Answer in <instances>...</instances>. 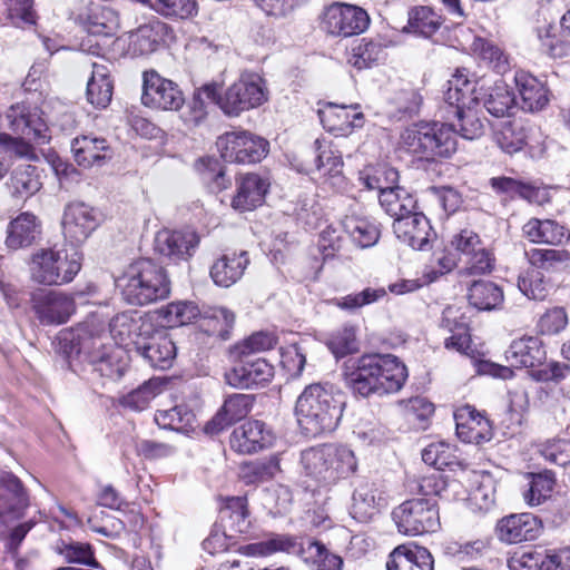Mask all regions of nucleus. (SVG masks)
I'll return each mask as SVG.
<instances>
[{"mask_svg": "<svg viewBox=\"0 0 570 570\" xmlns=\"http://www.w3.org/2000/svg\"><path fill=\"white\" fill-rule=\"evenodd\" d=\"M317 155L315 156V168L323 171L325 177L324 184L331 186L334 190H340L344 185V176L342 175L343 161L341 156L327 148L321 149L320 140H315Z\"/></svg>", "mask_w": 570, "mask_h": 570, "instance_id": "c03bdc74", "label": "nucleus"}, {"mask_svg": "<svg viewBox=\"0 0 570 570\" xmlns=\"http://www.w3.org/2000/svg\"><path fill=\"white\" fill-rule=\"evenodd\" d=\"M525 257L532 267L548 273L570 271V250L554 248H532L525 250Z\"/></svg>", "mask_w": 570, "mask_h": 570, "instance_id": "ea45409f", "label": "nucleus"}, {"mask_svg": "<svg viewBox=\"0 0 570 570\" xmlns=\"http://www.w3.org/2000/svg\"><path fill=\"white\" fill-rule=\"evenodd\" d=\"M510 570H554L550 550L540 547L515 552L509 560Z\"/></svg>", "mask_w": 570, "mask_h": 570, "instance_id": "de8ad7c7", "label": "nucleus"}, {"mask_svg": "<svg viewBox=\"0 0 570 570\" xmlns=\"http://www.w3.org/2000/svg\"><path fill=\"white\" fill-rule=\"evenodd\" d=\"M198 244V235L189 229H163L155 237V250L174 263L188 261L194 255Z\"/></svg>", "mask_w": 570, "mask_h": 570, "instance_id": "5701e85b", "label": "nucleus"}, {"mask_svg": "<svg viewBox=\"0 0 570 570\" xmlns=\"http://www.w3.org/2000/svg\"><path fill=\"white\" fill-rule=\"evenodd\" d=\"M88 36L82 40L81 48L92 56H102L115 36L119 19L116 11L102 4H90L86 13L79 17Z\"/></svg>", "mask_w": 570, "mask_h": 570, "instance_id": "f8f14e48", "label": "nucleus"}, {"mask_svg": "<svg viewBox=\"0 0 570 570\" xmlns=\"http://www.w3.org/2000/svg\"><path fill=\"white\" fill-rule=\"evenodd\" d=\"M137 352L150 364L159 370L171 367L176 357V346L173 340L159 334L150 337L147 343L138 344Z\"/></svg>", "mask_w": 570, "mask_h": 570, "instance_id": "e433bc0d", "label": "nucleus"}, {"mask_svg": "<svg viewBox=\"0 0 570 570\" xmlns=\"http://www.w3.org/2000/svg\"><path fill=\"white\" fill-rule=\"evenodd\" d=\"M407 376L406 366L395 355L366 354L345 373V381L354 394L367 397L399 392Z\"/></svg>", "mask_w": 570, "mask_h": 570, "instance_id": "f257e3e1", "label": "nucleus"}, {"mask_svg": "<svg viewBox=\"0 0 570 570\" xmlns=\"http://www.w3.org/2000/svg\"><path fill=\"white\" fill-rule=\"evenodd\" d=\"M249 263L247 252L225 254L210 268V277L220 287H230L238 282Z\"/></svg>", "mask_w": 570, "mask_h": 570, "instance_id": "c9c22d12", "label": "nucleus"}, {"mask_svg": "<svg viewBox=\"0 0 570 570\" xmlns=\"http://www.w3.org/2000/svg\"><path fill=\"white\" fill-rule=\"evenodd\" d=\"M82 255L76 245L41 248L30 261L31 278L43 285L70 283L81 268Z\"/></svg>", "mask_w": 570, "mask_h": 570, "instance_id": "0eeeda50", "label": "nucleus"}, {"mask_svg": "<svg viewBox=\"0 0 570 570\" xmlns=\"http://www.w3.org/2000/svg\"><path fill=\"white\" fill-rule=\"evenodd\" d=\"M384 57V49L381 43L374 41H362L352 49L348 62L356 69L371 68Z\"/></svg>", "mask_w": 570, "mask_h": 570, "instance_id": "e2e57ef3", "label": "nucleus"}, {"mask_svg": "<svg viewBox=\"0 0 570 570\" xmlns=\"http://www.w3.org/2000/svg\"><path fill=\"white\" fill-rule=\"evenodd\" d=\"M165 30L166 24L156 20L138 27L135 31L129 32L125 39H120V41L127 45V53L129 56H147L157 49Z\"/></svg>", "mask_w": 570, "mask_h": 570, "instance_id": "473e14b6", "label": "nucleus"}, {"mask_svg": "<svg viewBox=\"0 0 570 570\" xmlns=\"http://www.w3.org/2000/svg\"><path fill=\"white\" fill-rule=\"evenodd\" d=\"M370 23L368 14L360 7L333 2L323 9L320 27L327 35L335 37H352L366 30Z\"/></svg>", "mask_w": 570, "mask_h": 570, "instance_id": "4468645a", "label": "nucleus"}, {"mask_svg": "<svg viewBox=\"0 0 570 570\" xmlns=\"http://www.w3.org/2000/svg\"><path fill=\"white\" fill-rule=\"evenodd\" d=\"M165 17L186 19L197 12L195 0H139Z\"/></svg>", "mask_w": 570, "mask_h": 570, "instance_id": "052dcab7", "label": "nucleus"}, {"mask_svg": "<svg viewBox=\"0 0 570 570\" xmlns=\"http://www.w3.org/2000/svg\"><path fill=\"white\" fill-rule=\"evenodd\" d=\"M386 294L387 292L384 287H366L358 293L336 298L335 304L342 309L352 312L383 299Z\"/></svg>", "mask_w": 570, "mask_h": 570, "instance_id": "0e129e2a", "label": "nucleus"}, {"mask_svg": "<svg viewBox=\"0 0 570 570\" xmlns=\"http://www.w3.org/2000/svg\"><path fill=\"white\" fill-rule=\"evenodd\" d=\"M387 570H434L431 552L421 546H399L390 554Z\"/></svg>", "mask_w": 570, "mask_h": 570, "instance_id": "2f4dec72", "label": "nucleus"}, {"mask_svg": "<svg viewBox=\"0 0 570 570\" xmlns=\"http://www.w3.org/2000/svg\"><path fill=\"white\" fill-rule=\"evenodd\" d=\"M556 483L554 474L551 471L534 474L529 489L523 498L528 505L537 507L551 497Z\"/></svg>", "mask_w": 570, "mask_h": 570, "instance_id": "4d7b16f0", "label": "nucleus"}, {"mask_svg": "<svg viewBox=\"0 0 570 570\" xmlns=\"http://www.w3.org/2000/svg\"><path fill=\"white\" fill-rule=\"evenodd\" d=\"M32 308L42 325H60L75 313L76 305L61 292L45 291L32 295Z\"/></svg>", "mask_w": 570, "mask_h": 570, "instance_id": "aec40b11", "label": "nucleus"}, {"mask_svg": "<svg viewBox=\"0 0 570 570\" xmlns=\"http://www.w3.org/2000/svg\"><path fill=\"white\" fill-rule=\"evenodd\" d=\"M473 50L498 73H504L509 69L508 57L492 41L476 37L473 41Z\"/></svg>", "mask_w": 570, "mask_h": 570, "instance_id": "774afa93", "label": "nucleus"}, {"mask_svg": "<svg viewBox=\"0 0 570 570\" xmlns=\"http://www.w3.org/2000/svg\"><path fill=\"white\" fill-rule=\"evenodd\" d=\"M114 83L109 68L104 63H92L91 77L87 83V99L96 108H106L112 98Z\"/></svg>", "mask_w": 570, "mask_h": 570, "instance_id": "4c0bfd02", "label": "nucleus"}, {"mask_svg": "<svg viewBox=\"0 0 570 570\" xmlns=\"http://www.w3.org/2000/svg\"><path fill=\"white\" fill-rule=\"evenodd\" d=\"M468 299L475 308L490 311L503 301V292L492 282L476 281L469 287Z\"/></svg>", "mask_w": 570, "mask_h": 570, "instance_id": "09e8293b", "label": "nucleus"}, {"mask_svg": "<svg viewBox=\"0 0 570 570\" xmlns=\"http://www.w3.org/2000/svg\"><path fill=\"white\" fill-rule=\"evenodd\" d=\"M458 438L464 443L481 444L492 439L490 421L473 406L466 404L454 412Z\"/></svg>", "mask_w": 570, "mask_h": 570, "instance_id": "b1692460", "label": "nucleus"}, {"mask_svg": "<svg viewBox=\"0 0 570 570\" xmlns=\"http://www.w3.org/2000/svg\"><path fill=\"white\" fill-rule=\"evenodd\" d=\"M160 383L156 380H149L136 390L124 395L120 400V404L132 411H142L160 393Z\"/></svg>", "mask_w": 570, "mask_h": 570, "instance_id": "13d9d810", "label": "nucleus"}, {"mask_svg": "<svg viewBox=\"0 0 570 570\" xmlns=\"http://www.w3.org/2000/svg\"><path fill=\"white\" fill-rule=\"evenodd\" d=\"M301 464L304 473L320 487L330 488L353 475L358 462L350 448L323 444L303 450Z\"/></svg>", "mask_w": 570, "mask_h": 570, "instance_id": "423d86ee", "label": "nucleus"}, {"mask_svg": "<svg viewBox=\"0 0 570 570\" xmlns=\"http://www.w3.org/2000/svg\"><path fill=\"white\" fill-rule=\"evenodd\" d=\"M279 471V461L272 456L248 462L242 468V478L246 483H258L275 476Z\"/></svg>", "mask_w": 570, "mask_h": 570, "instance_id": "680f3d73", "label": "nucleus"}, {"mask_svg": "<svg viewBox=\"0 0 570 570\" xmlns=\"http://www.w3.org/2000/svg\"><path fill=\"white\" fill-rule=\"evenodd\" d=\"M393 232L402 243L417 250L429 249L435 238L428 217L413 210L404 217L394 219Z\"/></svg>", "mask_w": 570, "mask_h": 570, "instance_id": "4be33fe9", "label": "nucleus"}, {"mask_svg": "<svg viewBox=\"0 0 570 570\" xmlns=\"http://www.w3.org/2000/svg\"><path fill=\"white\" fill-rule=\"evenodd\" d=\"M522 233L533 244L559 246L570 239V230L554 219L531 218L523 225Z\"/></svg>", "mask_w": 570, "mask_h": 570, "instance_id": "7c9ffc66", "label": "nucleus"}, {"mask_svg": "<svg viewBox=\"0 0 570 570\" xmlns=\"http://www.w3.org/2000/svg\"><path fill=\"white\" fill-rule=\"evenodd\" d=\"M60 351L68 357H78L91 366L92 372L110 380L120 379L127 368L121 360L124 351L115 346H106L100 337L87 334L81 330L63 331L58 336Z\"/></svg>", "mask_w": 570, "mask_h": 570, "instance_id": "20e7f679", "label": "nucleus"}, {"mask_svg": "<svg viewBox=\"0 0 570 570\" xmlns=\"http://www.w3.org/2000/svg\"><path fill=\"white\" fill-rule=\"evenodd\" d=\"M518 287L524 296L534 301H543L550 292L549 281L535 267L519 276Z\"/></svg>", "mask_w": 570, "mask_h": 570, "instance_id": "6e6d98bb", "label": "nucleus"}, {"mask_svg": "<svg viewBox=\"0 0 570 570\" xmlns=\"http://www.w3.org/2000/svg\"><path fill=\"white\" fill-rule=\"evenodd\" d=\"M184 96L178 86L163 78L155 70L144 72L141 102L159 110H178L184 105Z\"/></svg>", "mask_w": 570, "mask_h": 570, "instance_id": "f3484780", "label": "nucleus"}, {"mask_svg": "<svg viewBox=\"0 0 570 570\" xmlns=\"http://www.w3.org/2000/svg\"><path fill=\"white\" fill-rule=\"evenodd\" d=\"M538 39L541 50L552 58H563L570 55L569 41L551 26L539 29Z\"/></svg>", "mask_w": 570, "mask_h": 570, "instance_id": "69168bd1", "label": "nucleus"}, {"mask_svg": "<svg viewBox=\"0 0 570 570\" xmlns=\"http://www.w3.org/2000/svg\"><path fill=\"white\" fill-rule=\"evenodd\" d=\"M448 85L444 101L449 107L454 108L453 112L458 118L459 127L456 134L469 140L480 138L484 134V124L474 110V106L479 102L475 83L470 81L463 71L458 70Z\"/></svg>", "mask_w": 570, "mask_h": 570, "instance_id": "1a4fd4ad", "label": "nucleus"}, {"mask_svg": "<svg viewBox=\"0 0 570 570\" xmlns=\"http://www.w3.org/2000/svg\"><path fill=\"white\" fill-rule=\"evenodd\" d=\"M39 233L37 217L29 213H22L9 223L6 244L11 249L27 247L36 240Z\"/></svg>", "mask_w": 570, "mask_h": 570, "instance_id": "58836bf2", "label": "nucleus"}, {"mask_svg": "<svg viewBox=\"0 0 570 570\" xmlns=\"http://www.w3.org/2000/svg\"><path fill=\"white\" fill-rule=\"evenodd\" d=\"M269 181L257 174H246L237 179L236 195L232 207L239 212L253 210L261 206L267 194Z\"/></svg>", "mask_w": 570, "mask_h": 570, "instance_id": "c756f323", "label": "nucleus"}, {"mask_svg": "<svg viewBox=\"0 0 570 570\" xmlns=\"http://www.w3.org/2000/svg\"><path fill=\"white\" fill-rule=\"evenodd\" d=\"M450 246L464 257V271L468 275H484L494 269L495 256L485 246L479 234L470 228H463L455 233L450 240Z\"/></svg>", "mask_w": 570, "mask_h": 570, "instance_id": "2eb2a0df", "label": "nucleus"}, {"mask_svg": "<svg viewBox=\"0 0 570 570\" xmlns=\"http://www.w3.org/2000/svg\"><path fill=\"white\" fill-rule=\"evenodd\" d=\"M380 500L374 484L361 482L353 492L350 513L358 522H368L377 513Z\"/></svg>", "mask_w": 570, "mask_h": 570, "instance_id": "a19ab883", "label": "nucleus"}, {"mask_svg": "<svg viewBox=\"0 0 570 570\" xmlns=\"http://www.w3.org/2000/svg\"><path fill=\"white\" fill-rule=\"evenodd\" d=\"M381 206L394 219L404 217L415 209L416 202L405 189L399 186H386L379 196Z\"/></svg>", "mask_w": 570, "mask_h": 570, "instance_id": "49530a36", "label": "nucleus"}, {"mask_svg": "<svg viewBox=\"0 0 570 570\" xmlns=\"http://www.w3.org/2000/svg\"><path fill=\"white\" fill-rule=\"evenodd\" d=\"M216 146L227 163L256 164L267 155L269 142L249 131L234 130L219 136Z\"/></svg>", "mask_w": 570, "mask_h": 570, "instance_id": "ddd939ff", "label": "nucleus"}, {"mask_svg": "<svg viewBox=\"0 0 570 570\" xmlns=\"http://www.w3.org/2000/svg\"><path fill=\"white\" fill-rule=\"evenodd\" d=\"M199 314L198 306L191 302L170 303L160 309V315L165 324L169 327L189 324L196 320Z\"/></svg>", "mask_w": 570, "mask_h": 570, "instance_id": "bf43d9fd", "label": "nucleus"}, {"mask_svg": "<svg viewBox=\"0 0 570 570\" xmlns=\"http://www.w3.org/2000/svg\"><path fill=\"white\" fill-rule=\"evenodd\" d=\"M342 227L352 240L362 248L373 246L380 237L377 226L365 217L345 216L342 220Z\"/></svg>", "mask_w": 570, "mask_h": 570, "instance_id": "a18cd8bd", "label": "nucleus"}, {"mask_svg": "<svg viewBox=\"0 0 570 570\" xmlns=\"http://www.w3.org/2000/svg\"><path fill=\"white\" fill-rule=\"evenodd\" d=\"M546 358L542 342L535 336H523L512 341L505 351V360L514 367H534Z\"/></svg>", "mask_w": 570, "mask_h": 570, "instance_id": "72a5a7b5", "label": "nucleus"}, {"mask_svg": "<svg viewBox=\"0 0 570 570\" xmlns=\"http://www.w3.org/2000/svg\"><path fill=\"white\" fill-rule=\"evenodd\" d=\"M9 128L17 135L38 144L49 141V128L42 117V111L35 105L18 102L12 105L6 114Z\"/></svg>", "mask_w": 570, "mask_h": 570, "instance_id": "dca6fc26", "label": "nucleus"}, {"mask_svg": "<svg viewBox=\"0 0 570 570\" xmlns=\"http://www.w3.org/2000/svg\"><path fill=\"white\" fill-rule=\"evenodd\" d=\"M70 148L75 161L83 168L101 167L111 160L114 155L107 139L94 135L75 137Z\"/></svg>", "mask_w": 570, "mask_h": 570, "instance_id": "393cba45", "label": "nucleus"}, {"mask_svg": "<svg viewBox=\"0 0 570 570\" xmlns=\"http://www.w3.org/2000/svg\"><path fill=\"white\" fill-rule=\"evenodd\" d=\"M528 140V131L524 124L514 119L505 122L495 134V141L507 154H514L523 148Z\"/></svg>", "mask_w": 570, "mask_h": 570, "instance_id": "603ef678", "label": "nucleus"}, {"mask_svg": "<svg viewBox=\"0 0 570 570\" xmlns=\"http://www.w3.org/2000/svg\"><path fill=\"white\" fill-rule=\"evenodd\" d=\"M344 396L333 385L314 383L304 389L295 405L297 423L307 436L336 429L344 409Z\"/></svg>", "mask_w": 570, "mask_h": 570, "instance_id": "7ed1b4c3", "label": "nucleus"}, {"mask_svg": "<svg viewBox=\"0 0 570 570\" xmlns=\"http://www.w3.org/2000/svg\"><path fill=\"white\" fill-rule=\"evenodd\" d=\"M422 498L440 497L450 500L459 494L460 483L456 480H448L440 471L423 476L417 484Z\"/></svg>", "mask_w": 570, "mask_h": 570, "instance_id": "3c124183", "label": "nucleus"}, {"mask_svg": "<svg viewBox=\"0 0 570 570\" xmlns=\"http://www.w3.org/2000/svg\"><path fill=\"white\" fill-rule=\"evenodd\" d=\"M101 222L100 213L85 204L71 203L67 205L63 213L62 227L65 237L71 244L85 242Z\"/></svg>", "mask_w": 570, "mask_h": 570, "instance_id": "412c9836", "label": "nucleus"}, {"mask_svg": "<svg viewBox=\"0 0 570 570\" xmlns=\"http://www.w3.org/2000/svg\"><path fill=\"white\" fill-rule=\"evenodd\" d=\"M274 375V367L264 358L240 355L234 366L225 372L226 383L235 389H252L268 383Z\"/></svg>", "mask_w": 570, "mask_h": 570, "instance_id": "6ab92c4d", "label": "nucleus"}, {"mask_svg": "<svg viewBox=\"0 0 570 570\" xmlns=\"http://www.w3.org/2000/svg\"><path fill=\"white\" fill-rule=\"evenodd\" d=\"M254 395L235 393L229 395L222 409L205 425V432L208 434H218L235 422L244 419L252 410Z\"/></svg>", "mask_w": 570, "mask_h": 570, "instance_id": "c85d7f7f", "label": "nucleus"}, {"mask_svg": "<svg viewBox=\"0 0 570 570\" xmlns=\"http://www.w3.org/2000/svg\"><path fill=\"white\" fill-rule=\"evenodd\" d=\"M28 504L21 481L11 472H0V537L23 515Z\"/></svg>", "mask_w": 570, "mask_h": 570, "instance_id": "a211bd4d", "label": "nucleus"}, {"mask_svg": "<svg viewBox=\"0 0 570 570\" xmlns=\"http://www.w3.org/2000/svg\"><path fill=\"white\" fill-rule=\"evenodd\" d=\"M248 549L261 556L275 552H287L293 554L306 553L315 570H341L343 560L340 556L332 553L322 542L307 539L306 542L288 534H274L264 541L250 544Z\"/></svg>", "mask_w": 570, "mask_h": 570, "instance_id": "9d476101", "label": "nucleus"}, {"mask_svg": "<svg viewBox=\"0 0 570 570\" xmlns=\"http://www.w3.org/2000/svg\"><path fill=\"white\" fill-rule=\"evenodd\" d=\"M220 520L225 529L230 531V535L247 533L250 527V520L246 498H228L226 504L220 509Z\"/></svg>", "mask_w": 570, "mask_h": 570, "instance_id": "79ce46f5", "label": "nucleus"}, {"mask_svg": "<svg viewBox=\"0 0 570 570\" xmlns=\"http://www.w3.org/2000/svg\"><path fill=\"white\" fill-rule=\"evenodd\" d=\"M541 529V520L531 513L511 514L502 518L497 524L499 539L507 543L534 540Z\"/></svg>", "mask_w": 570, "mask_h": 570, "instance_id": "bb28decb", "label": "nucleus"}, {"mask_svg": "<svg viewBox=\"0 0 570 570\" xmlns=\"http://www.w3.org/2000/svg\"><path fill=\"white\" fill-rule=\"evenodd\" d=\"M218 89L216 83H207L195 91L191 108L196 120L204 117L209 102L217 104L228 116H238L262 106L268 98L265 80L254 72L242 73L222 96Z\"/></svg>", "mask_w": 570, "mask_h": 570, "instance_id": "f03ea898", "label": "nucleus"}, {"mask_svg": "<svg viewBox=\"0 0 570 570\" xmlns=\"http://www.w3.org/2000/svg\"><path fill=\"white\" fill-rule=\"evenodd\" d=\"M37 168L31 165L18 166L11 174L9 187L17 197H29L37 193L41 183L37 175Z\"/></svg>", "mask_w": 570, "mask_h": 570, "instance_id": "5fc2aeb1", "label": "nucleus"}, {"mask_svg": "<svg viewBox=\"0 0 570 570\" xmlns=\"http://www.w3.org/2000/svg\"><path fill=\"white\" fill-rule=\"evenodd\" d=\"M442 17L429 6H415L409 10L406 30L430 38L441 28Z\"/></svg>", "mask_w": 570, "mask_h": 570, "instance_id": "37998d69", "label": "nucleus"}, {"mask_svg": "<svg viewBox=\"0 0 570 570\" xmlns=\"http://www.w3.org/2000/svg\"><path fill=\"white\" fill-rule=\"evenodd\" d=\"M203 327L212 335L222 340L229 337V331L235 323V314L226 307L213 308L209 316L205 317Z\"/></svg>", "mask_w": 570, "mask_h": 570, "instance_id": "338daca9", "label": "nucleus"}, {"mask_svg": "<svg viewBox=\"0 0 570 570\" xmlns=\"http://www.w3.org/2000/svg\"><path fill=\"white\" fill-rule=\"evenodd\" d=\"M392 518L399 532L406 535L431 533L440 528L439 507L432 498L406 500L393 510Z\"/></svg>", "mask_w": 570, "mask_h": 570, "instance_id": "9b49d317", "label": "nucleus"}, {"mask_svg": "<svg viewBox=\"0 0 570 570\" xmlns=\"http://www.w3.org/2000/svg\"><path fill=\"white\" fill-rule=\"evenodd\" d=\"M273 435L262 421H247L230 435V446L243 454H252L272 444Z\"/></svg>", "mask_w": 570, "mask_h": 570, "instance_id": "cd10ccee", "label": "nucleus"}, {"mask_svg": "<svg viewBox=\"0 0 570 570\" xmlns=\"http://www.w3.org/2000/svg\"><path fill=\"white\" fill-rule=\"evenodd\" d=\"M407 151L426 159L449 158L456 151V129L453 125L426 121L406 128L401 136Z\"/></svg>", "mask_w": 570, "mask_h": 570, "instance_id": "6e6552de", "label": "nucleus"}, {"mask_svg": "<svg viewBox=\"0 0 570 570\" xmlns=\"http://www.w3.org/2000/svg\"><path fill=\"white\" fill-rule=\"evenodd\" d=\"M483 106L492 116L500 118L511 115V110L515 107V99L508 86L498 82L487 94Z\"/></svg>", "mask_w": 570, "mask_h": 570, "instance_id": "864d4df0", "label": "nucleus"}, {"mask_svg": "<svg viewBox=\"0 0 570 570\" xmlns=\"http://www.w3.org/2000/svg\"><path fill=\"white\" fill-rule=\"evenodd\" d=\"M155 422L161 429L186 433L193 429L195 414L185 405H176L168 410H158Z\"/></svg>", "mask_w": 570, "mask_h": 570, "instance_id": "8fccbe9b", "label": "nucleus"}, {"mask_svg": "<svg viewBox=\"0 0 570 570\" xmlns=\"http://www.w3.org/2000/svg\"><path fill=\"white\" fill-rule=\"evenodd\" d=\"M514 81L521 97V108L535 112L542 110L549 102L548 89L531 73L519 70L514 75Z\"/></svg>", "mask_w": 570, "mask_h": 570, "instance_id": "f704fd0d", "label": "nucleus"}, {"mask_svg": "<svg viewBox=\"0 0 570 570\" xmlns=\"http://www.w3.org/2000/svg\"><path fill=\"white\" fill-rule=\"evenodd\" d=\"M117 285L124 299L131 305L153 304L170 294V281L165 268L149 258L132 262Z\"/></svg>", "mask_w": 570, "mask_h": 570, "instance_id": "39448f33", "label": "nucleus"}, {"mask_svg": "<svg viewBox=\"0 0 570 570\" xmlns=\"http://www.w3.org/2000/svg\"><path fill=\"white\" fill-rule=\"evenodd\" d=\"M318 116L324 128L336 136L351 134L354 128H361L364 121L360 105L346 106L328 102L323 110L318 111Z\"/></svg>", "mask_w": 570, "mask_h": 570, "instance_id": "a878e982", "label": "nucleus"}]
</instances>
